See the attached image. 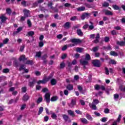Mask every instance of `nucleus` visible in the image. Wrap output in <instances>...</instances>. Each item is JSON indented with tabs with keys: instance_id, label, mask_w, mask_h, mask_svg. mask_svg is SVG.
<instances>
[{
	"instance_id": "nucleus-1",
	"label": "nucleus",
	"mask_w": 125,
	"mask_h": 125,
	"mask_svg": "<svg viewBox=\"0 0 125 125\" xmlns=\"http://www.w3.org/2000/svg\"><path fill=\"white\" fill-rule=\"evenodd\" d=\"M77 104V100L76 99H73L71 100V103L68 104V106L70 108H74L75 106Z\"/></svg>"
},
{
	"instance_id": "nucleus-2",
	"label": "nucleus",
	"mask_w": 125,
	"mask_h": 125,
	"mask_svg": "<svg viewBox=\"0 0 125 125\" xmlns=\"http://www.w3.org/2000/svg\"><path fill=\"white\" fill-rule=\"evenodd\" d=\"M44 100H45L46 103H49L50 102V94L49 93H46L45 95Z\"/></svg>"
},
{
	"instance_id": "nucleus-3",
	"label": "nucleus",
	"mask_w": 125,
	"mask_h": 125,
	"mask_svg": "<svg viewBox=\"0 0 125 125\" xmlns=\"http://www.w3.org/2000/svg\"><path fill=\"white\" fill-rule=\"evenodd\" d=\"M89 16H90V14L85 13L82 15L81 19L82 20H84V19H85V18H88V17H89Z\"/></svg>"
},
{
	"instance_id": "nucleus-4",
	"label": "nucleus",
	"mask_w": 125,
	"mask_h": 125,
	"mask_svg": "<svg viewBox=\"0 0 125 125\" xmlns=\"http://www.w3.org/2000/svg\"><path fill=\"white\" fill-rule=\"evenodd\" d=\"M99 39H100V34L98 33L96 35L95 40L93 41L94 43H98L99 42Z\"/></svg>"
},
{
	"instance_id": "nucleus-5",
	"label": "nucleus",
	"mask_w": 125,
	"mask_h": 125,
	"mask_svg": "<svg viewBox=\"0 0 125 125\" xmlns=\"http://www.w3.org/2000/svg\"><path fill=\"white\" fill-rule=\"evenodd\" d=\"M70 42L74 43H81V42H82V40L77 39H72L70 40Z\"/></svg>"
},
{
	"instance_id": "nucleus-6",
	"label": "nucleus",
	"mask_w": 125,
	"mask_h": 125,
	"mask_svg": "<svg viewBox=\"0 0 125 125\" xmlns=\"http://www.w3.org/2000/svg\"><path fill=\"white\" fill-rule=\"evenodd\" d=\"M0 19L1 20L2 23H3V22H5V21L7 20V18L5 17V14H2L1 16H0Z\"/></svg>"
},
{
	"instance_id": "nucleus-7",
	"label": "nucleus",
	"mask_w": 125,
	"mask_h": 125,
	"mask_svg": "<svg viewBox=\"0 0 125 125\" xmlns=\"http://www.w3.org/2000/svg\"><path fill=\"white\" fill-rule=\"evenodd\" d=\"M23 13H24V16L25 17H29L30 16V11L24 9L23 10Z\"/></svg>"
},
{
	"instance_id": "nucleus-8",
	"label": "nucleus",
	"mask_w": 125,
	"mask_h": 125,
	"mask_svg": "<svg viewBox=\"0 0 125 125\" xmlns=\"http://www.w3.org/2000/svg\"><path fill=\"white\" fill-rule=\"evenodd\" d=\"M36 83H37V80L36 79H33L32 82H30L28 83V85H29L30 87H33Z\"/></svg>"
},
{
	"instance_id": "nucleus-9",
	"label": "nucleus",
	"mask_w": 125,
	"mask_h": 125,
	"mask_svg": "<svg viewBox=\"0 0 125 125\" xmlns=\"http://www.w3.org/2000/svg\"><path fill=\"white\" fill-rule=\"evenodd\" d=\"M103 12L105 13V15H113V13L108 10H103Z\"/></svg>"
},
{
	"instance_id": "nucleus-10",
	"label": "nucleus",
	"mask_w": 125,
	"mask_h": 125,
	"mask_svg": "<svg viewBox=\"0 0 125 125\" xmlns=\"http://www.w3.org/2000/svg\"><path fill=\"white\" fill-rule=\"evenodd\" d=\"M89 105L90 108H91V109H93V110H96L97 109L96 105L93 103H92V104H89Z\"/></svg>"
},
{
	"instance_id": "nucleus-11",
	"label": "nucleus",
	"mask_w": 125,
	"mask_h": 125,
	"mask_svg": "<svg viewBox=\"0 0 125 125\" xmlns=\"http://www.w3.org/2000/svg\"><path fill=\"white\" fill-rule=\"evenodd\" d=\"M89 60H90V56L88 54H86L85 57V61L83 63H87V62Z\"/></svg>"
},
{
	"instance_id": "nucleus-12",
	"label": "nucleus",
	"mask_w": 125,
	"mask_h": 125,
	"mask_svg": "<svg viewBox=\"0 0 125 125\" xmlns=\"http://www.w3.org/2000/svg\"><path fill=\"white\" fill-rule=\"evenodd\" d=\"M29 98H30V97H29L28 94H26L23 96L22 100L23 101H28V100H29Z\"/></svg>"
},
{
	"instance_id": "nucleus-13",
	"label": "nucleus",
	"mask_w": 125,
	"mask_h": 125,
	"mask_svg": "<svg viewBox=\"0 0 125 125\" xmlns=\"http://www.w3.org/2000/svg\"><path fill=\"white\" fill-rule=\"evenodd\" d=\"M89 23L91 25H88V30L91 31V30H93L94 29V26L93 25V23L91 21H89Z\"/></svg>"
},
{
	"instance_id": "nucleus-14",
	"label": "nucleus",
	"mask_w": 125,
	"mask_h": 125,
	"mask_svg": "<svg viewBox=\"0 0 125 125\" xmlns=\"http://www.w3.org/2000/svg\"><path fill=\"white\" fill-rule=\"evenodd\" d=\"M66 88L67 89H68V90H73V88H74V86H73V85L71 84H69L67 85L66 86Z\"/></svg>"
},
{
	"instance_id": "nucleus-15",
	"label": "nucleus",
	"mask_w": 125,
	"mask_h": 125,
	"mask_svg": "<svg viewBox=\"0 0 125 125\" xmlns=\"http://www.w3.org/2000/svg\"><path fill=\"white\" fill-rule=\"evenodd\" d=\"M50 83L52 85H55L57 83V81L55 79H52L51 80Z\"/></svg>"
},
{
	"instance_id": "nucleus-16",
	"label": "nucleus",
	"mask_w": 125,
	"mask_h": 125,
	"mask_svg": "<svg viewBox=\"0 0 125 125\" xmlns=\"http://www.w3.org/2000/svg\"><path fill=\"white\" fill-rule=\"evenodd\" d=\"M77 34L78 35V36H83V33L82 31V30H81L80 29H77Z\"/></svg>"
},
{
	"instance_id": "nucleus-17",
	"label": "nucleus",
	"mask_w": 125,
	"mask_h": 125,
	"mask_svg": "<svg viewBox=\"0 0 125 125\" xmlns=\"http://www.w3.org/2000/svg\"><path fill=\"white\" fill-rule=\"evenodd\" d=\"M47 80L46 79H43L42 80H40L37 82L38 84H41V83H46Z\"/></svg>"
},
{
	"instance_id": "nucleus-18",
	"label": "nucleus",
	"mask_w": 125,
	"mask_h": 125,
	"mask_svg": "<svg viewBox=\"0 0 125 125\" xmlns=\"http://www.w3.org/2000/svg\"><path fill=\"white\" fill-rule=\"evenodd\" d=\"M25 60H26V58L25 57V55L21 56V57L19 59V60L20 61H25Z\"/></svg>"
},
{
	"instance_id": "nucleus-19",
	"label": "nucleus",
	"mask_w": 125,
	"mask_h": 125,
	"mask_svg": "<svg viewBox=\"0 0 125 125\" xmlns=\"http://www.w3.org/2000/svg\"><path fill=\"white\" fill-rule=\"evenodd\" d=\"M78 11H83L84 10H85V7H80L77 8Z\"/></svg>"
},
{
	"instance_id": "nucleus-20",
	"label": "nucleus",
	"mask_w": 125,
	"mask_h": 125,
	"mask_svg": "<svg viewBox=\"0 0 125 125\" xmlns=\"http://www.w3.org/2000/svg\"><path fill=\"white\" fill-rule=\"evenodd\" d=\"M86 117L89 121H92V120H93V118H92V117H91V115L88 114H86Z\"/></svg>"
},
{
	"instance_id": "nucleus-21",
	"label": "nucleus",
	"mask_w": 125,
	"mask_h": 125,
	"mask_svg": "<svg viewBox=\"0 0 125 125\" xmlns=\"http://www.w3.org/2000/svg\"><path fill=\"white\" fill-rule=\"evenodd\" d=\"M83 50V48H80V47L76 48L77 52H79L80 53H82Z\"/></svg>"
},
{
	"instance_id": "nucleus-22",
	"label": "nucleus",
	"mask_w": 125,
	"mask_h": 125,
	"mask_svg": "<svg viewBox=\"0 0 125 125\" xmlns=\"http://www.w3.org/2000/svg\"><path fill=\"white\" fill-rule=\"evenodd\" d=\"M64 27L65 29H69V28H70V22H66L64 25Z\"/></svg>"
},
{
	"instance_id": "nucleus-23",
	"label": "nucleus",
	"mask_w": 125,
	"mask_h": 125,
	"mask_svg": "<svg viewBox=\"0 0 125 125\" xmlns=\"http://www.w3.org/2000/svg\"><path fill=\"white\" fill-rule=\"evenodd\" d=\"M68 113L69 115H70V116H72V117H75V113H74V111L71 110H69L68 111Z\"/></svg>"
},
{
	"instance_id": "nucleus-24",
	"label": "nucleus",
	"mask_w": 125,
	"mask_h": 125,
	"mask_svg": "<svg viewBox=\"0 0 125 125\" xmlns=\"http://www.w3.org/2000/svg\"><path fill=\"white\" fill-rule=\"evenodd\" d=\"M117 44H119V45H121V46L125 45V42L124 41L117 42Z\"/></svg>"
},
{
	"instance_id": "nucleus-25",
	"label": "nucleus",
	"mask_w": 125,
	"mask_h": 125,
	"mask_svg": "<svg viewBox=\"0 0 125 125\" xmlns=\"http://www.w3.org/2000/svg\"><path fill=\"white\" fill-rule=\"evenodd\" d=\"M41 102H42V97H39L36 101L37 104H40V103H41Z\"/></svg>"
},
{
	"instance_id": "nucleus-26",
	"label": "nucleus",
	"mask_w": 125,
	"mask_h": 125,
	"mask_svg": "<svg viewBox=\"0 0 125 125\" xmlns=\"http://www.w3.org/2000/svg\"><path fill=\"white\" fill-rule=\"evenodd\" d=\"M98 49H99V46L94 47L92 48V51H93V52H96L97 51H98Z\"/></svg>"
},
{
	"instance_id": "nucleus-27",
	"label": "nucleus",
	"mask_w": 125,
	"mask_h": 125,
	"mask_svg": "<svg viewBox=\"0 0 125 125\" xmlns=\"http://www.w3.org/2000/svg\"><path fill=\"white\" fill-rule=\"evenodd\" d=\"M93 66L94 67H99L100 66H101V63H93Z\"/></svg>"
},
{
	"instance_id": "nucleus-28",
	"label": "nucleus",
	"mask_w": 125,
	"mask_h": 125,
	"mask_svg": "<svg viewBox=\"0 0 125 125\" xmlns=\"http://www.w3.org/2000/svg\"><path fill=\"white\" fill-rule=\"evenodd\" d=\"M41 56H42V52H37L35 57H38V58H40V57H41Z\"/></svg>"
},
{
	"instance_id": "nucleus-29",
	"label": "nucleus",
	"mask_w": 125,
	"mask_h": 125,
	"mask_svg": "<svg viewBox=\"0 0 125 125\" xmlns=\"http://www.w3.org/2000/svg\"><path fill=\"white\" fill-rule=\"evenodd\" d=\"M43 111V107L42 106L40 107L38 112V115H41V114H42V113Z\"/></svg>"
},
{
	"instance_id": "nucleus-30",
	"label": "nucleus",
	"mask_w": 125,
	"mask_h": 125,
	"mask_svg": "<svg viewBox=\"0 0 125 125\" xmlns=\"http://www.w3.org/2000/svg\"><path fill=\"white\" fill-rule=\"evenodd\" d=\"M110 55L112 56H118V53L115 51L110 52Z\"/></svg>"
},
{
	"instance_id": "nucleus-31",
	"label": "nucleus",
	"mask_w": 125,
	"mask_h": 125,
	"mask_svg": "<svg viewBox=\"0 0 125 125\" xmlns=\"http://www.w3.org/2000/svg\"><path fill=\"white\" fill-rule=\"evenodd\" d=\"M47 5H48V7H50L51 9H53H53H54V8H53V7L52 6V2H49L48 3Z\"/></svg>"
},
{
	"instance_id": "nucleus-32",
	"label": "nucleus",
	"mask_w": 125,
	"mask_h": 125,
	"mask_svg": "<svg viewBox=\"0 0 125 125\" xmlns=\"http://www.w3.org/2000/svg\"><path fill=\"white\" fill-rule=\"evenodd\" d=\"M70 20L71 21H76V20H78V17L77 16H73V17H72L71 18H70Z\"/></svg>"
},
{
	"instance_id": "nucleus-33",
	"label": "nucleus",
	"mask_w": 125,
	"mask_h": 125,
	"mask_svg": "<svg viewBox=\"0 0 125 125\" xmlns=\"http://www.w3.org/2000/svg\"><path fill=\"white\" fill-rule=\"evenodd\" d=\"M9 41V39L6 38L3 41V44H6V43H7V42H8Z\"/></svg>"
},
{
	"instance_id": "nucleus-34",
	"label": "nucleus",
	"mask_w": 125,
	"mask_h": 125,
	"mask_svg": "<svg viewBox=\"0 0 125 125\" xmlns=\"http://www.w3.org/2000/svg\"><path fill=\"white\" fill-rule=\"evenodd\" d=\"M27 24L28 27H32V22H31V20H28Z\"/></svg>"
},
{
	"instance_id": "nucleus-35",
	"label": "nucleus",
	"mask_w": 125,
	"mask_h": 125,
	"mask_svg": "<svg viewBox=\"0 0 125 125\" xmlns=\"http://www.w3.org/2000/svg\"><path fill=\"white\" fill-rule=\"evenodd\" d=\"M6 14H8L9 15H10L11 14V9H9V8H7L6 10Z\"/></svg>"
},
{
	"instance_id": "nucleus-36",
	"label": "nucleus",
	"mask_w": 125,
	"mask_h": 125,
	"mask_svg": "<svg viewBox=\"0 0 125 125\" xmlns=\"http://www.w3.org/2000/svg\"><path fill=\"white\" fill-rule=\"evenodd\" d=\"M9 72V69L8 68H5V69H3L2 70V72L5 74H7V73H8Z\"/></svg>"
},
{
	"instance_id": "nucleus-37",
	"label": "nucleus",
	"mask_w": 125,
	"mask_h": 125,
	"mask_svg": "<svg viewBox=\"0 0 125 125\" xmlns=\"http://www.w3.org/2000/svg\"><path fill=\"white\" fill-rule=\"evenodd\" d=\"M27 35L32 37V36H34V35H35V32L34 31H30L28 32Z\"/></svg>"
},
{
	"instance_id": "nucleus-38",
	"label": "nucleus",
	"mask_w": 125,
	"mask_h": 125,
	"mask_svg": "<svg viewBox=\"0 0 125 125\" xmlns=\"http://www.w3.org/2000/svg\"><path fill=\"white\" fill-rule=\"evenodd\" d=\"M81 122H82L83 124H87V120L85 119V118H82Z\"/></svg>"
},
{
	"instance_id": "nucleus-39",
	"label": "nucleus",
	"mask_w": 125,
	"mask_h": 125,
	"mask_svg": "<svg viewBox=\"0 0 125 125\" xmlns=\"http://www.w3.org/2000/svg\"><path fill=\"white\" fill-rule=\"evenodd\" d=\"M57 99H58V98H57V97H53L51 98V101L53 102L54 101H56Z\"/></svg>"
},
{
	"instance_id": "nucleus-40",
	"label": "nucleus",
	"mask_w": 125,
	"mask_h": 125,
	"mask_svg": "<svg viewBox=\"0 0 125 125\" xmlns=\"http://www.w3.org/2000/svg\"><path fill=\"white\" fill-rule=\"evenodd\" d=\"M52 77H53V74H50L47 78H46L47 82L49 81L50 79H52Z\"/></svg>"
},
{
	"instance_id": "nucleus-41",
	"label": "nucleus",
	"mask_w": 125,
	"mask_h": 125,
	"mask_svg": "<svg viewBox=\"0 0 125 125\" xmlns=\"http://www.w3.org/2000/svg\"><path fill=\"white\" fill-rule=\"evenodd\" d=\"M63 118L65 121H68V120L69 119V117L66 115H63Z\"/></svg>"
},
{
	"instance_id": "nucleus-42",
	"label": "nucleus",
	"mask_w": 125,
	"mask_h": 125,
	"mask_svg": "<svg viewBox=\"0 0 125 125\" xmlns=\"http://www.w3.org/2000/svg\"><path fill=\"white\" fill-rule=\"evenodd\" d=\"M114 97L115 100H118V99H119V94H114Z\"/></svg>"
},
{
	"instance_id": "nucleus-43",
	"label": "nucleus",
	"mask_w": 125,
	"mask_h": 125,
	"mask_svg": "<svg viewBox=\"0 0 125 125\" xmlns=\"http://www.w3.org/2000/svg\"><path fill=\"white\" fill-rule=\"evenodd\" d=\"M103 6H104V7H108V6H109V3L104 2L103 4Z\"/></svg>"
},
{
	"instance_id": "nucleus-44",
	"label": "nucleus",
	"mask_w": 125,
	"mask_h": 125,
	"mask_svg": "<svg viewBox=\"0 0 125 125\" xmlns=\"http://www.w3.org/2000/svg\"><path fill=\"white\" fill-rule=\"evenodd\" d=\"M93 103L94 104H98V103H99V100H98L97 99L93 100Z\"/></svg>"
},
{
	"instance_id": "nucleus-45",
	"label": "nucleus",
	"mask_w": 125,
	"mask_h": 125,
	"mask_svg": "<svg viewBox=\"0 0 125 125\" xmlns=\"http://www.w3.org/2000/svg\"><path fill=\"white\" fill-rule=\"evenodd\" d=\"M51 117L52 119H54L55 120H56V118H57V116L56 115V114H55V113H52Z\"/></svg>"
},
{
	"instance_id": "nucleus-46",
	"label": "nucleus",
	"mask_w": 125,
	"mask_h": 125,
	"mask_svg": "<svg viewBox=\"0 0 125 125\" xmlns=\"http://www.w3.org/2000/svg\"><path fill=\"white\" fill-rule=\"evenodd\" d=\"M86 65H87V63H81V65L82 66L83 68V69H85V66H86Z\"/></svg>"
},
{
	"instance_id": "nucleus-47",
	"label": "nucleus",
	"mask_w": 125,
	"mask_h": 125,
	"mask_svg": "<svg viewBox=\"0 0 125 125\" xmlns=\"http://www.w3.org/2000/svg\"><path fill=\"white\" fill-rule=\"evenodd\" d=\"M95 89L96 90H99V89H100V86H99V85H98V84H96L95 85Z\"/></svg>"
},
{
	"instance_id": "nucleus-48",
	"label": "nucleus",
	"mask_w": 125,
	"mask_h": 125,
	"mask_svg": "<svg viewBox=\"0 0 125 125\" xmlns=\"http://www.w3.org/2000/svg\"><path fill=\"white\" fill-rule=\"evenodd\" d=\"M35 106H36V104H35V103H32L30 104V109H33V108H35Z\"/></svg>"
},
{
	"instance_id": "nucleus-49",
	"label": "nucleus",
	"mask_w": 125,
	"mask_h": 125,
	"mask_svg": "<svg viewBox=\"0 0 125 125\" xmlns=\"http://www.w3.org/2000/svg\"><path fill=\"white\" fill-rule=\"evenodd\" d=\"M103 93V92L100 91L98 93H96V96H101L102 95V94Z\"/></svg>"
},
{
	"instance_id": "nucleus-50",
	"label": "nucleus",
	"mask_w": 125,
	"mask_h": 125,
	"mask_svg": "<svg viewBox=\"0 0 125 125\" xmlns=\"http://www.w3.org/2000/svg\"><path fill=\"white\" fill-rule=\"evenodd\" d=\"M67 48H68V45H65L64 46H63L62 48V50L63 51L66 50L67 49Z\"/></svg>"
},
{
	"instance_id": "nucleus-51",
	"label": "nucleus",
	"mask_w": 125,
	"mask_h": 125,
	"mask_svg": "<svg viewBox=\"0 0 125 125\" xmlns=\"http://www.w3.org/2000/svg\"><path fill=\"white\" fill-rule=\"evenodd\" d=\"M25 68L26 67H25V65H21L20 68V71H21V70H25Z\"/></svg>"
},
{
	"instance_id": "nucleus-52",
	"label": "nucleus",
	"mask_w": 125,
	"mask_h": 125,
	"mask_svg": "<svg viewBox=\"0 0 125 125\" xmlns=\"http://www.w3.org/2000/svg\"><path fill=\"white\" fill-rule=\"evenodd\" d=\"M105 71L106 75H109V69H108L107 67H105Z\"/></svg>"
},
{
	"instance_id": "nucleus-53",
	"label": "nucleus",
	"mask_w": 125,
	"mask_h": 125,
	"mask_svg": "<svg viewBox=\"0 0 125 125\" xmlns=\"http://www.w3.org/2000/svg\"><path fill=\"white\" fill-rule=\"evenodd\" d=\"M78 89L79 90V91H83V87H82L81 85H78Z\"/></svg>"
},
{
	"instance_id": "nucleus-54",
	"label": "nucleus",
	"mask_w": 125,
	"mask_h": 125,
	"mask_svg": "<svg viewBox=\"0 0 125 125\" xmlns=\"http://www.w3.org/2000/svg\"><path fill=\"white\" fill-rule=\"evenodd\" d=\"M111 33L113 35L115 36V35L117 34V31H116V30H112V31H111Z\"/></svg>"
},
{
	"instance_id": "nucleus-55",
	"label": "nucleus",
	"mask_w": 125,
	"mask_h": 125,
	"mask_svg": "<svg viewBox=\"0 0 125 125\" xmlns=\"http://www.w3.org/2000/svg\"><path fill=\"white\" fill-rule=\"evenodd\" d=\"M65 65L64 63H62L60 64V68L61 69H63V68H64V67H65Z\"/></svg>"
},
{
	"instance_id": "nucleus-56",
	"label": "nucleus",
	"mask_w": 125,
	"mask_h": 125,
	"mask_svg": "<svg viewBox=\"0 0 125 125\" xmlns=\"http://www.w3.org/2000/svg\"><path fill=\"white\" fill-rule=\"evenodd\" d=\"M88 28V24H85L83 27L84 30H86L87 28Z\"/></svg>"
},
{
	"instance_id": "nucleus-57",
	"label": "nucleus",
	"mask_w": 125,
	"mask_h": 125,
	"mask_svg": "<svg viewBox=\"0 0 125 125\" xmlns=\"http://www.w3.org/2000/svg\"><path fill=\"white\" fill-rule=\"evenodd\" d=\"M75 112L76 114H78L79 115H82V111H80L79 110H76Z\"/></svg>"
},
{
	"instance_id": "nucleus-58",
	"label": "nucleus",
	"mask_w": 125,
	"mask_h": 125,
	"mask_svg": "<svg viewBox=\"0 0 125 125\" xmlns=\"http://www.w3.org/2000/svg\"><path fill=\"white\" fill-rule=\"evenodd\" d=\"M43 42L42 41H41L39 42V46L40 47H42V46L43 45Z\"/></svg>"
},
{
	"instance_id": "nucleus-59",
	"label": "nucleus",
	"mask_w": 125,
	"mask_h": 125,
	"mask_svg": "<svg viewBox=\"0 0 125 125\" xmlns=\"http://www.w3.org/2000/svg\"><path fill=\"white\" fill-rule=\"evenodd\" d=\"M113 8L116 10H118L119 9V6H117V5H114Z\"/></svg>"
},
{
	"instance_id": "nucleus-60",
	"label": "nucleus",
	"mask_w": 125,
	"mask_h": 125,
	"mask_svg": "<svg viewBox=\"0 0 125 125\" xmlns=\"http://www.w3.org/2000/svg\"><path fill=\"white\" fill-rule=\"evenodd\" d=\"M109 111V108H105L104 110V112L105 113V114H108Z\"/></svg>"
},
{
	"instance_id": "nucleus-61",
	"label": "nucleus",
	"mask_w": 125,
	"mask_h": 125,
	"mask_svg": "<svg viewBox=\"0 0 125 125\" xmlns=\"http://www.w3.org/2000/svg\"><path fill=\"white\" fill-rule=\"evenodd\" d=\"M63 93L65 95H68L69 94V91L67 90H64Z\"/></svg>"
},
{
	"instance_id": "nucleus-62",
	"label": "nucleus",
	"mask_w": 125,
	"mask_h": 125,
	"mask_svg": "<svg viewBox=\"0 0 125 125\" xmlns=\"http://www.w3.org/2000/svg\"><path fill=\"white\" fill-rule=\"evenodd\" d=\"M66 57H67L66 54H63L62 56V59H65V58H66Z\"/></svg>"
},
{
	"instance_id": "nucleus-63",
	"label": "nucleus",
	"mask_w": 125,
	"mask_h": 125,
	"mask_svg": "<svg viewBox=\"0 0 125 125\" xmlns=\"http://www.w3.org/2000/svg\"><path fill=\"white\" fill-rule=\"evenodd\" d=\"M95 57H99V56H100V53L96 52L95 53Z\"/></svg>"
},
{
	"instance_id": "nucleus-64",
	"label": "nucleus",
	"mask_w": 125,
	"mask_h": 125,
	"mask_svg": "<svg viewBox=\"0 0 125 125\" xmlns=\"http://www.w3.org/2000/svg\"><path fill=\"white\" fill-rule=\"evenodd\" d=\"M35 75H36V76H41V73L39 71H36Z\"/></svg>"
}]
</instances>
